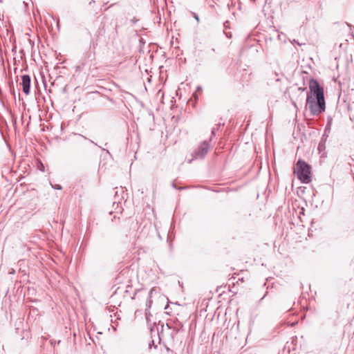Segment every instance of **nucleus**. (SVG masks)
Returning <instances> with one entry per match:
<instances>
[{"instance_id":"obj_3","label":"nucleus","mask_w":354,"mask_h":354,"mask_svg":"<svg viewBox=\"0 0 354 354\" xmlns=\"http://www.w3.org/2000/svg\"><path fill=\"white\" fill-rule=\"evenodd\" d=\"M209 148V144L207 141L202 142L195 151V158H203L207 153Z\"/></svg>"},{"instance_id":"obj_9","label":"nucleus","mask_w":354,"mask_h":354,"mask_svg":"<svg viewBox=\"0 0 354 354\" xmlns=\"http://www.w3.org/2000/svg\"><path fill=\"white\" fill-rule=\"evenodd\" d=\"M319 149H322V147H321V146L319 145Z\"/></svg>"},{"instance_id":"obj_2","label":"nucleus","mask_w":354,"mask_h":354,"mask_svg":"<svg viewBox=\"0 0 354 354\" xmlns=\"http://www.w3.org/2000/svg\"><path fill=\"white\" fill-rule=\"evenodd\" d=\"M294 173L303 183H308L311 181L310 167L302 160L297 161Z\"/></svg>"},{"instance_id":"obj_5","label":"nucleus","mask_w":354,"mask_h":354,"mask_svg":"<svg viewBox=\"0 0 354 354\" xmlns=\"http://www.w3.org/2000/svg\"><path fill=\"white\" fill-rule=\"evenodd\" d=\"M154 289L152 288L151 289L150 292H149V299L147 301V304H146V306L148 307V308H150L151 307V303H152V301L151 300V295L153 292Z\"/></svg>"},{"instance_id":"obj_4","label":"nucleus","mask_w":354,"mask_h":354,"mask_svg":"<svg viewBox=\"0 0 354 354\" xmlns=\"http://www.w3.org/2000/svg\"><path fill=\"white\" fill-rule=\"evenodd\" d=\"M21 85L24 93L28 95L30 89V77L28 75L21 76Z\"/></svg>"},{"instance_id":"obj_10","label":"nucleus","mask_w":354,"mask_h":354,"mask_svg":"<svg viewBox=\"0 0 354 354\" xmlns=\"http://www.w3.org/2000/svg\"><path fill=\"white\" fill-rule=\"evenodd\" d=\"M319 149H322V147H321V146L319 145Z\"/></svg>"},{"instance_id":"obj_6","label":"nucleus","mask_w":354,"mask_h":354,"mask_svg":"<svg viewBox=\"0 0 354 354\" xmlns=\"http://www.w3.org/2000/svg\"><path fill=\"white\" fill-rule=\"evenodd\" d=\"M51 186H52V187H53V189H59V190H60V189H62V186H61L60 185H58V184H57V185H52V184H51Z\"/></svg>"},{"instance_id":"obj_8","label":"nucleus","mask_w":354,"mask_h":354,"mask_svg":"<svg viewBox=\"0 0 354 354\" xmlns=\"http://www.w3.org/2000/svg\"><path fill=\"white\" fill-rule=\"evenodd\" d=\"M194 18L197 20V21H199V19H198V17L196 15H194Z\"/></svg>"},{"instance_id":"obj_1","label":"nucleus","mask_w":354,"mask_h":354,"mask_svg":"<svg viewBox=\"0 0 354 354\" xmlns=\"http://www.w3.org/2000/svg\"><path fill=\"white\" fill-rule=\"evenodd\" d=\"M310 93L315 97L308 95L306 106L310 109L312 115H316L325 111L324 89L319 82L311 79L309 82Z\"/></svg>"},{"instance_id":"obj_7","label":"nucleus","mask_w":354,"mask_h":354,"mask_svg":"<svg viewBox=\"0 0 354 354\" xmlns=\"http://www.w3.org/2000/svg\"><path fill=\"white\" fill-rule=\"evenodd\" d=\"M215 133H216V129H213L212 131V136H214L215 135Z\"/></svg>"}]
</instances>
